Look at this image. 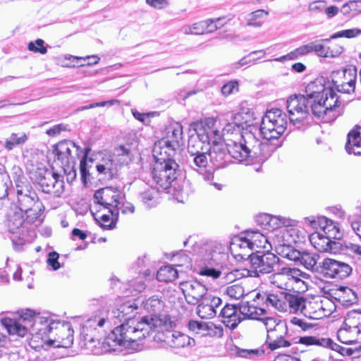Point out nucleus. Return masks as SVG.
I'll return each mask as SVG.
<instances>
[{
    "instance_id": "nucleus-1",
    "label": "nucleus",
    "mask_w": 361,
    "mask_h": 361,
    "mask_svg": "<svg viewBox=\"0 0 361 361\" xmlns=\"http://www.w3.org/2000/svg\"><path fill=\"white\" fill-rule=\"evenodd\" d=\"M142 305L149 315L136 317L137 307L130 302H124L111 311L112 319L123 320V322L108 335L106 343L109 345L138 350L140 341L152 333L171 328L170 317L160 314L164 304L159 296L152 295L142 301Z\"/></svg>"
},
{
    "instance_id": "nucleus-2",
    "label": "nucleus",
    "mask_w": 361,
    "mask_h": 361,
    "mask_svg": "<svg viewBox=\"0 0 361 361\" xmlns=\"http://www.w3.org/2000/svg\"><path fill=\"white\" fill-rule=\"evenodd\" d=\"M338 72L333 71L326 84L323 77L309 82L305 89L304 97L310 103L312 114L318 118L334 112L338 103V85L336 80Z\"/></svg>"
},
{
    "instance_id": "nucleus-3",
    "label": "nucleus",
    "mask_w": 361,
    "mask_h": 361,
    "mask_svg": "<svg viewBox=\"0 0 361 361\" xmlns=\"http://www.w3.org/2000/svg\"><path fill=\"white\" fill-rule=\"evenodd\" d=\"M1 324L7 329L9 334L23 337L27 331L34 334V340L37 338H48L54 330L58 329L61 321L55 316L47 312L35 314L31 310H27L19 318L15 320L10 318L1 319Z\"/></svg>"
},
{
    "instance_id": "nucleus-4",
    "label": "nucleus",
    "mask_w": 361,
    "mask_h": 361,
    "mask_svg": "<svg viewBox=\"0 0 361 361\" xmlns=\"http://www.w3.org/2000/svg\"><path fill=\"white\" fill-rule=\"evenodd\" d=\"M280 146V140H265L262 142L252 131H245L242 134L241 144L235 145L231 152L239 162L262 163Z\"/></svg>"
},
{
    "instance_id": "nucleus-5",
    "label": "nucleus",
    "mask_w": 361,
    "mask_h": 361,
    "mask_svg": "<svg viewBox=\"0 0 361 361\" xmlns=\"http://www.w3.org/2000/svg\"><path fill=\"white\" fill-rule=\"evenodd\" d=\"M215 124L214 118H206L190 125V130H193L195 135H190L188 139V152L190 155L209 151L213 138L220 137V132L215 128Z\"/></svg>"
},
{
    "instance_id": "nucleus-6",
    "label": "nucleus",
    "mask_w": 361,
    "mask_h": 361,
    "mask_svg": "<svg viewBox=\"0 0 361 361\" xmlns=\"http://www.w3.org/2000/svg\"><path fill=\"white\" fill-rule=\"evenodd\" d=\"M160 147H154L153 157L155 163L152 171L154 182L164 190L169 188L172 183L180 174L179 164L175 161V155H169L166 151L161 152Z\"/></svg>"
},
{
    "instance_id": "nucleus-7",
    "label": "nucleus",
    "mask_w": 361,
    "mask_h": 361,
    "mask_svg": "<svg viewBox=\"0 0 361 361\" xmlns=\"http://www.w3.org/2000/svg\"><path fill=\"white\" fill-rule=\"evenodd\" d=\"M37 220L30 219L18 208L11 207L6 215V226L9 233L16 235L18 240L14 244L23 245L31 243L35 238V227L39 225Z\"/></svg>"
},
{
    "instance_id": "nucleus-8",
    "label": "nucleus",
    "mask_w": 361,
    "mask_h": 361,
    "mask_svg": "<svg viewBox=\"0 0 361 361\" xmlns=\"http://www.w3.org/2000/svg\"><path fill=\"white\" fill-rule=\"evenodd\" d=\"M118 322L123 323V320L112 319L111 312L109 313L104 309L99 310L85 320L82 326L80 336L85 345L95 342L99 343L105 334L106 328L110 326L112 323L116 324Z\"/></svg>"
},
{
    "instance_id": "nucleus-9",
    "label": "nucleus",
    "mask_w": 361,
    "mask_h": 361,
    "mask_svg": "<svg viewBox=\"0 0 361 361\" xmlns=\"http://www.w3.org/2000/svg\"><path fill=\"white\" fill-rule=\"evenodd\" d=\"M17 205L14 208L19 209L30 219L37 220L38 224H42L45 208L35 190L31 186L19 188L17 185Z\"/></svg>"
},
{
    "instance_id": "nucleus-10",
    "label": "nucleus",
    "mask_w": 361,
    "mask_h": 361,
    "mask_svg": "<svg viewBox=\"0 0 361 361\" xmlns=\"http://www.w3.org/2000/svg\"><path fill=\"white\" fill-rule=\"evenodd\" d=\"M288 125V117L280 109H272L262 118L260 133L264 140H279Z\"/></svg>"
},
{
    "instance_id": "nucleus-11",
    "label": "nucleus",
    "mask_w": 361,
    "mask_h": 361,
    "mask_svg": "<svg viewBox=\"0 0 361 361\" xmlns=\"http://www.w3.org/2000/svg\"><path fill=\"white\" fill-rule=\"evenodd\" d=\"M305 221H308L313 228H317L319 226L323 229V233L314 232L310 235V241L313 247L322 252L336 254L338 252V243L336 240V234L338 233V228L334 226L335 233L331 235L330 230L326 231L327 225L322 226L313 216L306 217Z\"/></svg>"
},
{
    "instance_id": "nucleus-12",
    "label": "nucleus",
    "mask_w": 361,
    "mask_h": 361,
    "mask_svg": "<svg viewBox=\"0 0 361 361\" xmlns=\"http://www.w3.org/2000/svg\"><path fill=\"white\" fill-rule=\"evenodd\" d=\"M129 149L121 145L115 149L113 155L103 157L96 165V169L102 178L111 180L117 176L121 166L130 161Z\"/></svg>"
},
{
    "instance_id": "nucleus-13",
    "label": "nucleus",
    "mask_w": 361,
    "mask_h": 361,
    "mask_svg": "<svg viewBox=\"0 0 361 361\" xmlns=\"http://www.w3.org/2000/svg\"><path fill=\"white\" fill-rule=\"evenodd\" d=\"M286 109L290 123L295 128L300 129L307 123L311 109L309 101L304 95H290L286 100Z\"/></svg>"
},
{
    "instance_id": "nucleus-14",
    "label": "nucleus",
    "mask_w": 361,
    "mask_h": 361,
    "mask_svg": "<svg viewBox=\"0 0 361 361\" xmlns=\"http://www.w3.org/2000/svg\"><path fill=\"white\" fill-rule=\"evenodd\" d=\"M241 144V141H232L231 143L226 145L221 140V135L219 138H213L210 145V149L207 152L210 161L216 169L226 167L230 161V157L236 160L231 150L235 145Z\"/></svg>"
},
{
    "instance_id": "nucleus-15",
    "label": "nucleus",
    "mask_w": 361,
    "mask_h": 361,
    "mask_svg": "<svg viewBox=\"0 0 361 361\" xmlns=\"http://www.w3.org/2000/svg\"><path fill=\"white\" fill-rule=\"evenodd\" d=\"M250 267L248 273L250 276L259 277L260 274H269L274 271L279 258L272 252H257L248 255Z\"/></svg>"
},
{
    "instance_id": "nucleus-16",
    "label": "nucleus",
    "mask_w": 361,
    "mask_h": 361,
    "mask_svg": "<svg viewBox=\"0 0 361 361\" xmlns=\"http://www.w3.org/2000/svg\"><path fill=\"white\" fill-rule=\"evenodd\" d=\"M125 199L123 192L117 188L106 187L97 190L94 194V202L107 209L111 214L118 219V209L122 201Z\"/></svg>"
},
{
    "instance_id": "nucleus-17",
    "label": "nucleus",
    "mask_w": 361,
    "mask_h": 361,
    "mask_svg": "<svg viewBox=\"0 0 361 361\" xmlns=\"http://www.w3.org/2000/svg\"><path fill=\"white\" fill-rule=\"evenodd\" d=\"M36 181L44 193L53 194L60 197L64 191V182L60 179V176L49 170L39 172Z\"/></svg>"
},
{
    "instance_id": "nucleus-18",
    "label": "nucleus",
    "mask_w": 361,
    "mask_h": 361,
    "mask_svg": "<svg viewBox=\"0 0 361 361\" xmlns=\"http://www.w3.org/2000/svg\"><path fill=\"white\" fill-rule=\"evenodd\" d=\"M179 288L186 302L190 305H196L208 295L207 286L197 279L181 281L179 283Z\"/></svg>"
},
{
    "instance_id": "nucleus-19",
    "label": "nucleus",
    "mask_w": 361,
    "mask_h": 361,
    "mask_svg": "<svg viewBox=\"0 0 361 361\" xmlns=\"http://www.w3.org/2000/svg\"><path fill=\"white\" fill-rule=\"evenodd\" d=\"M171 130L167 136L159 140L154 147H160L161 152L166 151L169 155H176L177 150L183 145V126L177 123Z\"/></svg>"
},
{
    "instance_id": "nucleus-20",
    "label": "nucleus",
    "mask_w": 361,
    "mask_h": 361,
    "mask_svg": "<svg viewBox=\"0 0 361 361\" xmlns=\"http://www.w3.org/2000/svg\"><path fill=\"white\" fill-rule=\"evenodd\" d=\"M221 254L212 248L209 245H206L202 248L200 255V261L205 267L202 268L199 274L202 276L212 277L214 279H218L221 274V271L214 268L208 267L207 265H214L218 264L219 256Z\"/></svg>"
},
{
    "instance_id": "nucleus-21",
    "label": "nucleus",
    "mask_w": 361,
    "mask_h": 361,
    "mask_svg": "<svg viewBox=\"0 0 361 361\" xmlns=\"http://www.w3.org/2000/svg\"><path fill=\"white\" fill-rule=\"evenodd\" d=\"M208 153L197 154L195 155H190L192 161H190V166L195 171H196L199 176L207 183L211 185H214L217 190L221 189V185L217 183L212 182L214 180V171L210 169H207L208 164L207 156Z\"/></svg>"
},
{
    "instance_id": "nucleus-22",
    "label": "nucleus",
    "mask_w": 361,
    "mask_h": 361,
    "mask_svg": "<svg viewBox=\"0 0 361 361\" xmlns=\"http://www.w3.org/2000/svg\"><path fill=\"white\" fill-rule=\"evenodd\" d=\"M252 236L248 232L246 237H236L232 240L231 248L235 249L238 247L241 249L254 250L257 247H266L265 244L268 243L267 238L258 231H252Z\"/></svg>"
},
{
    "instance_id": "nucleus-23",
    "label": "nucleus",
    "mask_w": 361,
    "mask_h": 361,
    "mask_svg": "<svg viewBox=\"0 0 361 361\" xmlns=\"http://www.w3.org/2000/svg\"><path fill=\"white\" fill-rule=\"evenodd\" d=\"M302 272L296 268L282 267L270 276L271 283L281 289H286L288 281H300Z\"/></svg>"
},
{
    "instance_id": "nucleus-24",
    "label": "nucleus",
    "mask_w": 361,
    "mask_h": 361,
    "mask_svg": "<svg viewBox=\"0 0 361 361\" xmlns=\"http://www.w3.org/2000/svg\"><path fill=\"white\" fill-rule=\"evenodd\" d=\"M222 303L220 298L208 294L197 303L196 313L202 319H212L216 314V308Z\"/></svg>"
},
{
    "instance_id": "nucleus-25",
    "label": "nucleus",
    "mask_w": 361,
    "mask_h": 361,
    "mask_svg": "<svg viewBox=\"0 0 361 361\" xmlns=\"http://www.w3.org/2000/svg\"><path fill=\"white\" fill-rule=\"evenodd\" d=\"M79 148L75 142L71 140H62L58 142L54 149V157L60 162L61 166L65 168L73 162L74 158L71 155L72 148Z\"/></svg>"
},
{
    "instance_id": "nucleus-26",
    "label": "nucleus",
    "mask_w": 361,
    "mask_h": 361,
    "mask_svg": "<svg viewBox=\"0 0 361 361\" xmlns=\"http://www.w3.org/2000/svg\"><path fill=\"white\" fill-rule=\"evenodd\" d=\"M262 294L257 293L253 300L251 302L242 301L239 305V312L244 317L243 319H250L259 320L261 317L267 314L266 310L262 307H258L255 303L257 300L262 299Z\"/></svg>"
},
{
    "instance_id": "nucleus-27",
    "label": "nucleus",
    "mask_w": 361,
    "mask_h": 361,
    "mask_svg": "<svg viewBox=\"0 0 361 361\" xmlns=\"http://www.w3.org/2000/svg\"><path fill=\"white\" fill-rule=\"evenodd\" d=\"M219 316L222 318L221 322L231 329H235L243 319L239 312V307L230 304H226L222 308Z\"/></svg>"
},
{
    "instance_id": "nucleus-28",
    "label": "nucleus",
    "mask_w": 361,
    "mask_h": 361,
    "mask_svg": "<svg viewBox=\"0 0 361 361\" xmlns=\"http://www.w3.org/2000/svg\"><path fill=\"white\" fill-rule=\"evenodd\" d=\"M164 336V341L171 348H180L192 347L195 345V341L193 338L180 331H167Z\"/></svg>"
},
{
    "instance_id": "nucleus-29",
    "label": "nucleus",
    "mask_w": 361,
    "mask_h": 361,
    "mask_svg": "<svg viewBox=\"0 0 361 361\" xmlns=\"http://www.w3.org/2000/svg\"><path fill=\"white\" fill-rule=\"evenodd\" d=\"M58 338L52 340L49 339V343L50 345H55L56 347L69 348L73 343V329L71 328L68 323H64L61 322V324L59 326Z\"/></svg>"
},
{
    "instance_id": "nucleus-30",
    "label": "nucleus",
    "mask_w": 361,
    "mask_h": 361,
    "mask_svg": "<svg viewBox=\"0 0 361 361\" xmlns=\"http://www.w3.org/2000/svg\"><path fill=\"white\" fill-rule=\"evenodd\" d=\"M262 300H264L267 307H272L280 312H286L287 292L279 290L275 293L262 294Z\"/></svg>"
},
{
    "instance_id": "nucleus-31",
    "label": "nucleus",
    "mask_w": 361,
    "mask_h": 361,
    "mask_svg": "<svg viewBox=\"0 0 361 361\" xmlns=\"http://www.w3.org/2000/svg\"><path fill=\"white\" fill-rule=\"evenodd\" d=\"M159 190L152 186L145 185L139 192V200L147 208H152L159 203Z\"/></svg>"
},
{
    "instance_id": "nucleus-32",
    "label": "nucleus",
    "mask_w": 361,
    "mask_h": 361,
    "mask_svg": "<svg viewBox=\"0 0 361 361\" xmlns=\"http://www.w3.org/2000/svg\"><path fill=\"white\" fill-rule=\"evenodd\" d=\"M345 149L349 154L361 155V127L357 126L348 133Z\"/></svg>"
},
{
    "instance_id": "nucleus-33",
    "label": "nucleus",
    "mask_w": 361,
    "mask_h": 361,
    "mask_svg": "<svg viewBox=\"0 0 361 361\" xmlns=\"http://www.w3.org/2000/svg\"><path fill=\"white\" fill-rule=\"evenodd\" d=\"M295 223L293 226H285L281 231V245H293L301 243L305 239V235L302 231L295 227Z\"/></svg>"
},
{
    "instance_id": "nucleus-34",
    "label": "nucleus",
    "mask_w": 361,
    "mask_h": 361,
    "mask_svg": "<svg viewBox=\"0 0 361 361\" xmlns=\"http://www.w3.org/2000/svg\"><path fill=\"white\" fill-rule=\"evenodd\" d=\"M360 330L353 328L348 325V318L345 317V319L340 326V343L344 344H353L358 341H360L359 336Z\"/></svg>"
},
{
    "instance_id": "nucleus-35",
    "label": "nucleus",
    "mask_w": 361,
    "mask_h": 361,
    "mask_svg": "<svg viewBox=\"0 0 361 361\" xmlns=\"http://www.w3.org/2000/svg\"><path fill=\"white\" fill-rule=\"evenodd\" d=\"M300 343L307 345H315L318 346H322L338 352V344L334 343L331 338H329L304 336L300 337Z\"/></svg>"
},
{
    "instance_id": "nucleus-36",
    "label": "nucleus",
    "mask_w": 361,
    "mask_h": 361,
    "mask_svg": "<svg viewBox=\"0 0 361 361\" xmlns=\"http://www.w3.org/2000/svg\"><path fill=\"white\" fill-rule=\"evenodd\" d=\"M317 273L322 274L326 278H335L338 274V261L331 258H325L322 265H319Z\"/></svg>"
},
{
    "instance_id": "nucleus-37",
    "label": "nucleus",
    "mask_w": 361,
    "mask_h": 361,
    "mask_svg": "<svg viewBox=\"0 0 361 361\" xmlns=\"http://www.w3.org/2000/svg\"><path fill=\"white\" fill-rule=\"evenodd\" d=\"M322 302H312L307 300L303 305V310L302 314L307 318L311 319H320L324 318V314H322Z\"/></svg>"
},
{
    "instance_id": "nucleus-38",
    "label": "nucleus",
    "mask_w": 361,
    "mask_h": 361,
    "mask_svg": "<svg viewBox=\"0 0 361 361\" xmlns=\"http://www.w3.org/2000/svg\"><path fill=\"white\" fill-rule=\"evenodd\" d=\"M319 257V255L317 253L303 251L301 254L299 262L307 269L317 273L318 272V269L320 265L317 263Z\"/></svg>"
},
{
    "instance_id": "nucleus-39",
    "label": "nucleus",
    "mask_w": 361,
    "mask_h": 361,
    "mask_svg": "<svg viewBox=\"0 0 361 361\" xmlns=\"http://www.w3.org/2000/svg\"><path fill=\"white\" fill-rule=\"evenodd\" d=\"M305 301L306 299L303 297L295 293H290L287 292L286 312L288 311L294 313L300 312L302 314L303 305H305Z\"/></svg>"
},
{
    "instance_id": "nucleus-40",
    "label": "nucleus",
    "mask_w": 361,
    "mask_h": 361,
    "mask_svg": "<svg viewBox=\"0 0 361 361\" xmlns=\"http://www.w3.org/2000/svg\"><path fill=\"white\" fill-rule=\"evenodd\" d=\"M266 327L267 334H272L276 333H287L286 326L277 323L276 320L271 317H267V314L262 316L259 319Z\"/></svg>"
},
{
    "instance_id": "nucleus-41",
    "label": "nucleus",
    "mask_w": 361,
    "mask_h": 361,
    "mask_svg": "<svg viewBox=\"0 0 361 361\" xmlns=\"http://www.w3.org/2000/svg\"><path fill=\"white\" fill-rule=\"evenodd\" d=\"M308 54L310 52H315L317 56L321 57H336V53H334L329 47H326L324 44L319 43L318 41L310 42L306 44Z\"/></svg>"
},
{
    "instance_id": "nucleus-42",
    "label": "nucleus",
    "mask_w": 361,
    "mask_h": 361,
    "mask_svg": "<svg viewBox=\"0 0 361 361\" xmlns=\"http://www.w3.org/2000/svg\"><path fill=\"white\" fill-rule=\"evenodd\" d=\"M357 302V293L352 288L340 285V305L347 307Z\"/></svg>"
},
{
    "instance_id": "nucleus-43",
    "label": "nucleus",
    "mask_w": 361,
    "mask_h": 361,
    "mask_svg": "<svg viewBox=\"0 0 361 361\" xmlns=\"http://www.w3.org/2000/svg\"><path fill=\"white\" fill-rule=\"evenodd\" d=\"M178 272L172 265L161 267L157 273V279L159 281L172 282L178 278Z\"/></svg>"
},
{
    "instance_id": "nucleus-44",
    "label": "nucleus",
    "mask_w": 361,
    "mask_h": 361,
    "mask_svg": "<svg viewBox=\"0 0 361 361\" xmlns=\"http://www.w3.org/2000/svg\"><path fill=\"white\" fill-rule=\"evenodd\" d=\"M296 221L289 218L281 216H270V220L267 226V231H271L285 226H293Z\"/></svg>"
},
{
    "instance_id": "nucleus-45",
    "label": "nucleus",
    "mask_w": 361,
    "mask_h": 361,
    "mask_svg": "<svg viewBox=\"0 0 361 361\" xmlns=\"http://www.w3.org/2000/svg\"><path fill=\"white\" fill-rule=\"evenodd\" d=\"M281 333L278 335L276 334H267V342L269 343V348L271 350H274L282 347H288L290 343L284 339V336Z\"/></svg>"
},
{
    "instance_id": "nucleus-46",
    "label": "nucleus",
    "mask_w": 361,
    "mask_h": 361,
    "mask_svg": "<svg viewBox=\"0 0 361 361\" xmlns=\"http://www.w3.org/2000/svg\"><path fill=\"white\" fill-rule=\"evenodd\" d=\"M27 139V135L24 133H12L10 137L6 139L4 147L7 150L11 151L17 146L23 145Z\"/></svg>"
},
{
    "instance_id": "nucleus-47",
    "label": "nucleus",
    "mask_w": 361,
    "mask_h": 361,
    "mask_svg": "<svg viewBox=\"0 0 361 361\" xmlns=\"http://www.w3.org/2000/svg\"><path fill=\"white\" fill-rule=\"evenodd\" d=\"M343 80L342 82L348 84V87H350L349 90H355L357 78V69L355 66H350L343 68Z\"/></svg>"
},
{
    "instance_id": "nucleus-48",
    "label": "nucleus",
    "mask_w": 361,
    "mask_h": 361,
    "mask_svg": "<svg viewBox=\"0 0 361 361\" xmlns=\"http://www.w3.org/2000/svg\"><path fill=\"white\" fill-rule=\"evenodd\" d=\"M302 252L293 247L292 245H281V255L289 260L299 262Z\"/></svg>"
},
{
    "instance_id": "nucleus-49",
    "label": "nucleus",
    "mask_w": 361,
    "mask_h": 361,
    "mask_svg": "<svg viewBox=\"0 0 361 361\" xmlns=\"http://www.w3.org/2000/svg\"><path fill=\"white\" fill-rule=\"evenodd\" d=\"M257 54H262V56L258 57V59H262L265 56L266 51L262 49L251 51L249 54L243 57L238 62L234 63L233 64V68L238 69L244 66H249L252 63H255L256 62V59H252L251 57Z\"/></svg>"
},
{
    "instance_id": "nucleus-50",
    "label": "nucleus",
    "mask_w": 361,
    "mask_h": 361,
    "mask_svg": "<svg viewBox=\"0 0 361 361\" xmlns=\"http://www.w3.org/2000/svg\"><path fill=\"white\" fill-rule=\"evenodd\" d=\"M66 59L72 60L73 62L77 61L76 63L78 66H93L97 64L100 59L97 55L87 56L86 57H78L69 55L68 57H66Z\"/></svg>"
},
{
    "instance_id": "nucleus-51",
    "label": "nucleus",
    "mask_w": 361,
    "mask_h": 361,
    "mask_svg": "<svg viewBox=\"0 0 361 361\" xmlns=\"http://www.w3.org/2000/svg\"><path fill=\"white\" fill-rule=\"evenodd\" d=\"M235 354L237 356L248 359H255L264 353L262 349H243L235 347Z\"/></svg>"
},
{
    "instance_id": "nucleus-52",
    "label": "nucleus",
    "mask_w": 361,
    "mask_h": 361,
    "mask_svg": "<svg viewBox=\"0 0 361 361\" xmlns=\"http://www.w3.org/2000/svg\"><path fill=\"white\" fill-rule=\"evenodd\" d=\"M307 54H308L307 48L306 44H305L295 49L285 56L276 59L275 61H283L285 59L295 60Z\"/></svg>"
},
{
    "instance_id": "nucleus-53",
    "label": "nucleus",
    "mask_w": 361,
    "mask_h": 361,
    "mask_svg": "<svg viewBox=\"0 0 361 361\" xmlns=\"http://www.w3.org/2000/svg\"><path fill=\"white\" fill-rule=\"evenodd\" d=\"M324 291L329 299L334 310H336L337 307L336 302H338V288L337 285H335L334 287L331 284L326 285L324 288Z\"/></svg>"
},
{
    "instance_id": "nucleus-54",
    "label": "nucleus",
    "mask_w": 361,
    "mask_h": 361,
    "mask_svg": "<svg viewBox=\"0 0 361 361\" xmlns=\"http://www.w3.org/2000/svg\"><path fill=\"white\" fill-rule=\"evenodd\" d=\"M348 325L360 330L359 336L361 341V311L354 310L347 314Z\"/></svg>"
},
{
    "instance_id": "nucleus-55",
    "label": "nucleus",
    "mask_w": 361,
    "mask_h": 361,
    "mask_svg": "<svg viewBox=\"0 0 361 361\" xmlns=\"http://www.w3.org/2000/svg\"><path fill=\"white\" fill-rule=\"evenodd\" d=\"M241 115H235L233 118V122L228 123L224 128V131L227 133H240V140H242V134L244 132L243 130L242 124L238 121H240Z\"/></svg>"
},
{
    "instance_id": "nucleus-56",
    "label": "nucleus",
    "mask_w": 361,
    "mask_h": 361,
    "mask_svg": "<svg viewBox=\"0 0 361 361\" xmlns=\"http://www.w3.org/2000/svg\"><path fill=\"white\" fill-rule=\"evenodd\" d=\"M361 341H358L353 344H350V347L340 346V355L343 356L356 357L361 351V345L359 344Z\"/></svg>"
},
{
    "instance_id": "nucleus-57",
    "label": "nucleus",
    "mask_w": 361,
    "mask_h": 361,
    "mask_svg": "<svg viewBox=\"0 0 361 361\" xmlns=\"http://www.w3.org/2000/svg\"><path fill=\"white\" fill-rule=\"evenodd\" d=\"M348 253L361 255V245L348 242L340 243V255Z\"/></svg>"
},
{
    "instance_id": "nucleus-58",
    "label": "nucleus",
    "mask_w": 361,
    "mask_h": 361,
    "mask_svg": "<svg viewBox=\"0 0 361 361\" xmlns=\"http://www.w3.org/2000/svg\"><path fill=\"white\" fill-rule=\"evenodd\" d=\"M235 115H241L240 121L238 122L242 124L243 130V131H251L250 130H247V128L248 127H251L254 125V118H253V114L247 111V112H239L236 114Z\"/></svg>"
},
{
    "instance_id": "nucleus-59",
    "label": "nucleus",
    "mask_w": 361,
    "mask_h": 361,
    "mask_svg": "<svg viewBox=\"0 0 361 361\" xmlns=\"http://www.w3.org/2000/svg\"><path fill=\"white\" fill-rule=\"evenodd\" d=\"M27 48L30 51L44 54L47 52V49L44 46V42L42 39H37L35 42L28 43Z\"/></svg>"
},
{
    "instance_id": "nucleus-60",
    "label": "nucleus",
    "mask_w": 361,
    "mask_h": 361,
    "mask_svg": "<svg viewBox=\"0 0 361 361\" xmlns=\"http://www.w3.org/2000/svg\"><path fill=\"white\" fill-rule=\"evenodd\" d=\"M227 295L233 299H240L244 295V288L240 284H233L226 288Z\"/></svg>"
},
{
    "instance_id": "nucleus-61",
    "label": "nucleus",
    "mask_w": 361,
    "mask_h": 361,
    "mask_svg": "<svg viewBox=\"0 0 361 361\" xmlns=\"http://www.w3.org/2000/svg\"><path fill=\"white\" fill-rule=\"evenodd\" d=\"M117 220L118 219H116L115 216H112L111 218L109 214H102L100 217L99 224L104 229L111 230L115 228Z\"/></svg>"
},
{
    "instance_id": "nucleus-62",
    "label": "nucleus",
    "mask_w": 361,
    "mask_h": 361,
    "mask_svg": "<svg viewBox=\"0 0 361 361\" xmlns=\"http://www.w3.org/2000/svg\"><path fill=\"white\" fill-rule=\"evenodd\" d=\"M189 330L194 334H199L202 331L207 330V325L206 323L196 320H190L188 324Z\"/></svg>"
},
{
    "instance_id": "nucleus-63",
    "label": "nucleus",
    "mask_w": 361,
    "mask_h": 361,
    "mask_svg": "<svg viewBox=\"0 0 361 361\" xmlns=\"http://www.w3.org/2000/svg\"><path fill=\"white\" fill-rule=\"evenodd\" d=\"M59 254L55 251L50 252L48 254L47 263V265L49 266L52 270L56 271L59 269L62 266L59 262Z\"/></svg>"
},
{
    "instance_id": "nucleus-64",
    "label": "nucleus",
    "mask_w": 361,
    "mask_h": 361,
    "mask_svg": "<svg viewBox=\"0 0 361 361\" xmlns=\"http://www.w3.org/2000/svg\"><path fill=\"white\" fill-rule=\"evenodd\" d=\"M238 82L237 80L229 81L222 86L221 89V94L224 96L227 97L233 94L234 92H238Z\"/></svg>"
}]
</instances>
